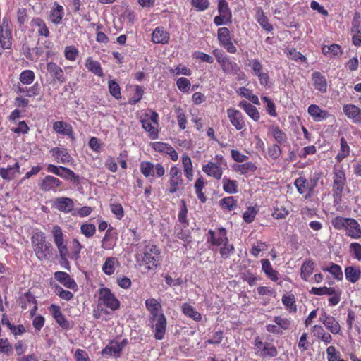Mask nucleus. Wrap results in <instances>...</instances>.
<instances>
[{
	"mask_svg": "<svg viewBox=\"0 0 361 361\" xmlns=\"http://www.w3.org/2000/svg\"><path fill=\"white\" fill-rule=\"evenodd\" d=\"M53 129L58 134L68 137H73V130L71 125L61 121L54 122Z\"/></svg>",
	"mask_w": 361,
	"mask_h": 361,
	"instance_id": "473e14b6",
	"label": "nucleus"
},
{
	"mask_svg": "<svg viewBox=\"0 0 361 361\" xmlns=\"http://www.w3.org/2000/svg\"><path fill=\"white\" fill-rule=\"evenodd\" d=\"M64 15L63 7L57 2H54L49 12V18L51 23L55 25L60 24L62 22Z\"/></svg>",
	"mask_w": 361,
	"mask_h": 361,
	"instance_id": "cd10ccee",
	"label": "nucleus"
},
{
	"mask_svg": "<svg viewBox=\"0 0 361 361\" xmlns=\"http://www.w3.org/2000/svg\"><path fill=\"white\" fill-rule=\"evenodd\" d=\"M181 309L183 313L185 316L192 318L195 321H200L202 319L201 314L198 312L191 305L184 303L183 304Z\"/></svg>",
	"mask_w": 361,
	"mask_h": 361,
	"instance_id": "de8ad7c7",
	"label": "nucleus"
},
{
	"mask_svg": "<svg viewBox=\"0 0 361 361\" xmlns=\"http://www.w3.org/2000/svg\"><path fill=\"white\" fill-rule=\"evenodd\" d=\"M322 54L331 57H338L343 54L342 48L337 44H332L330 46L324 45L322 47Z\"/></svg>",
	"mask_w": 361,
	"mask_h": 361,
	"instance_id": "c03bdc74",
	"label": "nucleus"
},
{
	"mask_svg": "<svg viewBox=\"0 0 361 361\" xmlns=\"http://www.w3.org/2000/svg\"><path fill=\"white\" fill-rule=\"evenodd\" d=\"M219 205L222 209L231 212L237 208L238 202L234 197L228 196L221 199Z\"/></svg>",
	"mask_w": 361,
	"mask_h": 361,
	"instance_id": "49530a36",
	"label": "nucleus"
},
{
	"mask_svg": "<svg viewBox=\"0 0 361 361\" xmlns=\"http://www.w3.org/2000/svg\"><path fill=\"white\" fill-rule=\"evenodd\" d=\"M331 224L336 230L344 229L346 235L353 239L361 238V227L355 219L338 216L332 219Z\"/></svg>",
	"mask_w": 361,
	"mask_h": 361,
	"instance_id": "f03ea898",
	"label": "nucleus"
},
{
	"mask_svg": "<svg viewBox=\"0 0 361 361\" xmlns=\"http://www.w3.org/2000/svg\"><path fill=\"white\" fill-rule=\"evenodd\" d=\"M158 114L155 111H152L151 115H145V116L140 121L142 128L148 132L149 137L152 140L158 138Z\"/></svg>",
	"mask_w": 361,
	"mask_h": 361,
	"instance_id": "6e6552de",
	"label": "nucleus"
},
{
	"mask_svg": "<svg viewBox=\"0 0 361 361\" xmlns=\"http://www.w3.org/2000/svg\"><path fill=\"white\" fill-rule=\"evenodd\" d=\"M319 322L333 334H341V326L338 321L333 316L323 312L319 317Z\"/></svg>",
	"mask_w": 361,
	"mask_h": 361,
	"instance_id": "4468645a",
	"label": "nucleus"
},
{
	"mask_svg": "<svg viewBox=\"0 0 361 361\" xmlns=\"http://www.w3.org/2000/svg\"><path fill=\"white\" fill-rule=\"evenodd\" d=\"M62 185V181L59 178L51 176H46L39 184L41 190L43 191H56Z\"/></svg>",
	"mask_w": 361,
	"mask_h": 361,
	"instance_id": "5701e85b",
	"label": "nucleus"
},
{
	"mask_svg": "<svg viewBox=\"0 0 361 361\" xmlns=\"http://www.w3.org/2000/svg\"><path fill=\"white\" fill-rule=\"evenodd\" d=\"M202 171L208 176L212 177L216 180H220L223 175V169L219 164L209 161L202 165Z\"/></svg>",
	"mask_w": 361,
	"mask_h": 361,
	"instance_id": "6ab92c4d",
	"label": "nucleus"
},
{
	"mask_svg": "<svg viewBox=\"0 0 361 361\" xmlns=\"http://www.w3.org/2000/svg\"><path fill=\"white\" fill-rule=\"evenodd\" d=\"M120 265L118 259L115 257H108L106 258L102 269V271L108 276L112 275L116 268Z\"/></svg>",
	"mask_w": 361,
	"mask_h": 361,
	"instance_id": "f704fd0d",
	"label": "nucleus"
},
{
	"mask_svg": "<svg viewBox=\"0 0 361 361\" xmlns=\"http://www.w3.org/2000/svg\"><path fill=\"white\" fill-rule=\"evenodd\" d=\"M223 190L228 194H234L238 192V182L235 180H231L224 177L222 180Z\"/></svg>",
	"mask_w": 361,
	"mask_h": 361,
	"instance_id": "5fc2aeb1",
	"label": "nucleus"
},
{
	"mask_svg": "<svg viewBox=\"0 0 361 361\" xmlns=\"http://www.w3.org/2000/svg\"><path fill=\"white\" fill-rule=\"evenodd\" d=\"M247 66L251 68L252 73L255 76L264 71L262 63L259 59L257 58L249 59Z\"/></svg>",
	"mask_w": 361,
	"mask_h": 361,
	"instance_id": "bf43d9fd",
	"label": "nucleus"
},
{
	"mask_svg": "<svg viewBox=\"0 0 361 361\" xmlns=\"http://www.w3.org/2000/svg\"><path fill=\"white\" fill-rule=\"evenodd\" d=\"M47 70L50 74L54 82L63 84L66 79L63 69L54 62H48L47 63Z\"/></svg>",
	"mask_w": 361,
	"mask_h": 361,
	"instance_id": "4be33fe9",
	"label": "nucleus"
},
{
	"mask_svg": "<svg viewBox=\"0 0 361 361\" xmlns=\"http://www.w3.org/2000/svg\"><path fill=\"white\" fill-rule=\"evenodd\" d=\"M99 305H103L111 311L119 309L120 302L111 290L106 287L99 289Z\"/></svg>",
	"mask_w": 361,
	"mask_h": 361,
	"instance_id": "423d86ee",
	"label": "nucleus"
},
{
	"mask_svg": "<svg viewBox=\"0 0 361 361\" xmlns=\"http://www.w3.org/2000/svg\"><path fill=\"white\" fill-rule=\"evenodd\" d=\"M33 24L38 27L37 32L41 36L49 37V30L46 25L44 21L39 18H34L32 20Z\"/></svg>",
	"mask_w": 361,
	"mask_h": 361,
	"instance_id": "052dcab7",
	"label": "nucleus"
},
{
	"mask_svg": "<svg viewBox=\"0 0 361 361\" xmlns=\"http://www.w3.org/2000/svg\"><path fill=\"white\" fill-rule=\"evenodd\" d=\"M217 39L220 46L224 47L228 53L235 54L237 49L232 42L231 32L226 27H220L217 30Z\"/></svg>",
	"mask_w": 361,
	"mask_h": 361,
	"instance_id": "1a4fd4ad",
	"label": "nucleus"
},
{
	"mask_svg": "<svg viewBox=\"0 0 361 361\" xmlns=\"http://www.w3.org/2000/svg\"><path fill=\"white\" fill-rule=\"evenodd\" d=\"M238 106L243 109L248 116L253 121H258L259 120L260 114L256 106L245 100L241 101Z\"/></svg>",
	"mask_w": 361,
	"mask_h": 361,
	"instance_id": "7c9ffc66",
	"label": "nucleus"
},
{
	"mask_svg": "<svg viewBox=\"0 0 361 361\" xmlns=\"http://www.w3.org/2000/svg\"><path fill=\"white\" fill-rule=\"evenodd\" d=\"M149 322L154 329V338L157 340H162L166 334L167 324L165 315L161 312L159 316L154 318L149 317Z\"/></svg>",
	"mask_w": 361,
	"mask_h": 361,
	"instance_id": "9b49d317",
	"label": "nucleus"
},
{
	"mask_svg": "<svg viewBox=\"0 0 361 361\" xmlns=\"http://www.w3.org/2000/svg\"><path fill=\"white\" fill-rule=\"evenodd\" d=\"M238 93L249 99L250 102H252L253 104L259 105V100L257 95L252 94V90L247 89L245 87H241L239 89Z\"/></svg>",
	"mask_w": 361,
	"mask_h": 361,
	"instance_id": "680f3d73",
	"label": "nucleus"
},
{
	"mask_svg": "<svg viewBox=\"0 0 361 361\" xmlns=\"http://www.w3.org/2000/svg\"><path fill=\"white\" fill-rule=\"evenodd\" d=\"M52 156L55 157V160L57 163L68 164L73 159L67 149L54 147L50 150Z\"/></svg>",
	"mask_w": 361,
	"mask_h": 361,
	"instance_id": "bb28decb",
	"label": "nucleus"
},
{
	"mask_svg": "<svg viewBox=\"0 0 361 361\" xmlns=\"http://www.w3.org/2000/svg\"><path fill=\"white\" fill-rule=\"evenodd\" d=\"M12 45L11 23L8 19L4 18L0 25V53L8 49Z\"/></svg>",
	"mask_w": 361,
	"mask_h": 361,
	"instance_id": "0eeeda50",
	"label": "nucleus"
},
{
	"mask_svg": "<svg viewBox=\"0 0 361 361\" xmlns=\"http://www.w3.org/2000/svg\"><path fill=\"white\" fill-rule=\"evenodd\" d=\"M31 243L36 257L41 261L48 259L52 254V245L47 241L45 234L35 232L31 238Z\"/></svg>",
	"mask_w": 361,
	"mask_h": 361,
	"instance_id": "7ed1b4c3",
	"label": "nucleus"
},
{
	"mask_svg": "<svg viewBox=\"0 0 361 361\" xmlns=\"http://www.w3.org/2000/svg\"><path fill=\"white\" fill-rule=\"evenodd\" d=\"M226 114L231 125L237 130H242L246 128V121L240 111L233 108H228L226 110Z\"/></svg>",
	"mask_w": 361,
	"mask_h": 361,
	"instance_id": "ddd939ff",
	"label": "nucleus"
},
{
	"mask_svg": "<svg viewBox=\"0 0 361 361\" xmlns=\"http://www.w3.org/2000/svg\"><path fill=\"white\" fill-rule=\"evenodd\" d=\"M207 182L202 176H200L199 178H197L194 184L195 194L197 195L198 200L202 203H205L207 201V197L204 193L202 192Z\"/></svg>",
	"mask_w": 361,
	"mask_h": 361,
	"instance_id": "a19ab883",
	"label": "nucleus"
},
{
	"mask_svg": "<svg viewBox=\"0 0 361 361\" xmlns=\"http://www.w3.org/2000/svg\"><path fill=\"white\" fill-rule=\"evenodd\" d=\"M350 153V147L348 145L346 139L344 137H342L340 139V149L335 157V159L338 163H341L344 159L349 157Z\"/></svg>",
	"mask_w": 361,
	"mask_h": 361,
	"instance_id": "58836bf2",
	"label": "nucleus"
},
{
	"mask_svg": "<svg viewBox=\"0 0 361 361\" xmlns=\"http://www.w3.org/2000/svg\"><path fill=\"white\" fill-rule=\"evenodd\" d=\"M142 263L148 271H154L161 265L162 260L161 252L159 247L149 243L145 245L141 254Z\"/></svg>",
	"mask_w": 361,
	"mask_h": 361,
	"instance_id": "f257e3e1",
	"label": "nucleus"
},
{
	"mask_svg": "<svg viewBox=\"0 0 361 361\" xmlns=\"http://www.w3.org/2000/svg\"><path fill=\"white\" fill-rule=\"evenodd\" d=\"M346 183L347 178L344 169L334 166L333 169L332 195L335 203L339 204L341 202Z\"/></svg>",
	"mask_w": 361,
	"mask_h": 361,
	"instance_id": "20e7f679",
	"label": "nucleus"
},
{
	"mask_svg": "<svg viewBox=\"0 0 361 361\" xmlns=\"http://www.w3.org/2000/svg\"><path fill=\"white\" fill-rule=\"evenodd\" d=\"M53 288L56 295L61 299L66 301H70L73 298V294L71 291L64 290L59 285H55Z\"/></svg>",
	"mask_w": 361,
	"mask_h": 361,
	"instance_id": "4d7b16f0",
	"label": "nucleus"
},
{
	"mask_svg": "<svg viewBox=\"0 0 361 361\" xmlns=\"http://www.w3.org/2000/svg\"><path fill=\"white\" fill-rule=\"evenodd\" d=\"M311 333L313 337L317 341L323 342L324 344L328 345L332 341L331 335L326 331L324 328L319 324H315L311 328Z\"/></svg>",
	"mask_w": 361,
	"mask_h": 361,
	"instance_id": "b1692460",
	"label": "nucleus"
},
{
	"mask_svg": "<svg viewBox=\"0 0 361 361\" xmlns=\"http://www.w3.org/2000/svg\"><path fill=\"white\" fill-rule=\"evenodd\" d=\"M20 116H21L20 111L19 109H15L11 113V114L8 117L10 122H12L14 124H16L17 123H18V127H16V128L12 127L11 128V130L15 133H20V132L23 131V121H18V120L20 118Z\"/></svg>",
	"mask_w": 361,
	"mask_h": 361,
	"instance_id": "8fccbe9b",
	"label": "nucleus"
},
{
	"mask_svg": "<svg viewBox=\"0 0 361 361\" xmlns=\"http://www.w3.org/2000/svg\"><path fill=\"white\" fill-rule=\"evenodd\" d=\"M221 245H223V247L220 248V255L222 259H226L233 254L235 251L234 246L232 244H229L228 241L225 242Z\"/></svg>",
	"mask_w": 361,
	"mask_h": 361,
	"instance_id": "338daca9",
	"label": "nucleus"
},
{
	"mask_svg": "<svg viewBox=\"0 0 361 361\" xmlns=\"http://www.w3.org/2000/svg\"><path fill=\"white\" fill-rule=\"evenodd\" d=\"M343 111L354 123H361V109L355 104H345Z\"/></svg>",
	"mask_w": 361,
	"mask_h": 361,
	"instance_id": "393cba45",
	"label": "nucleus"
},
{
	"mask_svg": "<svg viewBox=\"0 0 361 361\" xmlns=\"http://www.w3.org/2000/svg\"><path fill=\"white\" fill-rule=\"evenodd\" d=\"M59 177H61L66 180L73 182V183L78 184L80 183L79 176L77 175L71 169H70L67 167H65V166H63V168H61V171L59 174Z\"/></svg>",
	"mask_w": 361,
	"mask_h": 361,
	"instance_id": "09e8293b",
	"label": "nucleus"
},
{
	"mask_svg": "<svg viewBox=\"0 0 361 361\" xmlns=\"http://www.w3.org/2000/svg\"><path fill=\"white\" fill-rule=\"evenodd\" d=\"M78 49L75 46H67L65 47L64 56L70 61H74L78 56Z\"/></svg>",
	"mask_w": 361,
	"mask_h": 361,
	"instance_id": "774afa93",
	"label": "nucleus"
},
{
	"mask_svg": "<svg viewBox=\"0 0 361 361\" xmlns=\"http://www.w3.org/2000/svg\"><path fill=\"white\" fill-rule=\"evenodd\" d=\"M108 87L109 93L115 99H119L121 98V88L117 82L113 80H109L108 82Z\"/></svg>",
	"mask_w": 361,
	"mask_h": 361,
	"instance_id": "69168bd1",
	"label": "nucleus"
},
{
	"mask_svg": "<svg viewBox=\"0 0 361 361\" xmlns=\"http://www.w3.org/2000/svg\"><path fill=\"white\" fill-rule=\"evenodd\" d=\"M269 131L275 139L277 144L284 145L288 141L286 134L277 126L271 125L269 127Z\"/></svg>",
	"mask_w": 361,
	"mask_h": 361,
	"instance_id": "c9c22d12",
	"label": "nucleus"
},
{
	"mask_svg": "<svg viewBox=\"0 0 361 361\" xmlns=\"http://www.w3.org/2000/svg\"><path fill=\"white\" fill-rule=\"evenodd\" d=\"M314 268V262L312 259H306L302 263L301 268H300V277L301 279L305 281H307L309 279V277L312 275L313 273Z\"/></svg>",
	"mask_w": 361,
	"mask_h": 361,
	"instance_id": "79ce46f5",
	"label": "nucleus"
},
{
	"mask_svg": "<svg viewBox=\"0 0 361 361\" xmlns=\"http://www.w3.org/2000/svg\"><path fill=\"white\" fill-rule=\"evenodd\" d=\"M52 235L54 242L57 247L62 261L61 264H63L65 268L70 269V264L68 258H71V255L68 252L67 245L64 241V235L61 227L59 226H54L52 228Z\"/></svg>",
	"mask_w": 361,
	"mask_h": 361,
	"instance_id": "39448f33",
	"label": "nucleus"
},
{
	"mask_svg": "<svg viewBox=\"0 0 361 361\" xmlns=\"http://www.w3.org/2000/svg\"><path fill=\"white\" fill-rule=\"evenodd\" d=\"M307 112L315 122L323 121L329 117L335 120V116L333 114L327 110L322 109L317 104H310L307 108Z\"/></svg>",
	"mask_w": 361,
	"mask_h": 361,
	"instance_id": "dca6fc26",
	"label": "nucleus"
},
{
	"mask_svg": "<svg viewBox=\"0 0 361 361\" xmlns=\"http://www.w3.org/2000/svg\"><path fill=\"white\" fill-rule=\"evenodd\" d=\"M169 38V33L164 27H157L152 34V41L155 44H167Z\"/></svg>",
	"mask_w": 361,
	"mask_h": 361,
	"instance_id": "a878e982",
	"label": "nucleus"
},
{
	"mask_svg": "<svg viewBox=\"0 0 361 361\" xmlns=\"http://www.w3.org/2000/svg\"><path fill=\"white\" fill-rule=\"evenodd\" d=\"M183 183L181 170L176 166H172L169 171V187L168 192L170 194L176 193Z\"/></svg>",
	"mask_w": 361,
	"mask_h": 361,
	"instance_id": "9d476101",
	"label": "nucleus"
},
{
	"mask_svg": "<svg viewBox=\"0 0 361 361\" xmlns=\"http://www.w3.org/2000/svg\"><path fill=\"white\" fill-rule=\"evenodd\" d=\"M116 240L117 232L110 226L102 240V248L106 250H112L116 245Z\"/></svg>",
	"mask_w": 361,
	"mask_h": 361,
	"instance_id": "aec40b11",
	"label": "nucleus"
},
{
	"mask_svg": "<svg viewBox=\"0 0 361 361\" xmlns=\"http://www.w3.org/2000/svg\"><path fill=\"white\" fill-rule=\"evenodd\" d=\"M255 20L266 31L271 32L273 30V25L269 23L268 18L265 16L261 7L256 8Z\"/></svg>",
	"mask_w": 361,
	"mask_h": 361,
	"instance_id": "72a5a7b5",
	"label": "nucleus"
},
{
	"mask_svg": "<svg viewBox=\"0 0 361 361\" xmlns=\"http://www.w3.org/2000/svg\"><path fill=\"white\" fill-rule=\"evenodd\" d=\"M49 310L55 322L65 330L71 329L70 322L66 319V317L63 314L59 306L52 304L49 307Z\"/></svg>",
	"mask_w": 361,
	"mask_h": 361,
	"instance_id": "f3484780",
	"label": "nucleus"
},
{
	"mask_svg": "<svg viewBox=\"0 0 361 361\" xmlns=\"http://www.w3.org/2000/svg\"><path fill=\"white\" fill-rule=\"evenodd\" d=\"M290 214V211L284 206L274 207L271 216L274 219L279 220L286 219Z\"/></svg>",
	"mask_w": 361,
	"mask_h": 361,
	"instance_id": "0e129e2a",
	"label": "nucleus"
},
{
	"mask_svg": "<svg viewBox=\"0 0 361 361\" xmlns=\"http://www.w3.org/2000/svg\"><path fill=\"white\" fill-rule=\"evenodd\" d=\"M86 68L98 77H103V70L100 63L89 56L85 63Z\"/></svg>",
	"mask_w": 361,
	"mask_h": 361,
	"instance_id": "e433bc0d",
	"label": "nucleus"
},
{
	"mask_svg": "<svg viewBox=\"0 0 361 361\" xmlns=\"http://www.w3.org/2000/svg\"><path fill=\"white\" fill-rule=\"evenodd\" d=\"M278 355V350L273 344L265 343L263 348L262 349L261 356L262 357H274Z\"/></svg>",
	"mask_w": 361,
	"mask_h": 361,
	"instance_id": "6e6d98bb",
	"label": "nucleus"
},
{
	"mask_svg": "<svg viewBox=\"0 0 361 361\" xmlns=\"http://www.w3.org/2000/svg\"><path fill=\"white\" fill-rule=\"evenodd\" d=\"M146 309L150 314L149 317H156L159 315L161 310V303L155 298H149L145 300Z\"/></svg>",
	"mask_w": 361,
	"mask_h": 361,
	"instance_id": "4c0bfd02",
	"label": "nucleus"
},
{
	"mask_svg": "<svg viewBox=\"0 0 361 361\" xmlns=\"http://www.w3.org/2000/svg\"><path fill=\"white\" fill-rule=\"evenodd\" d=\"M54 279L63 285L66 288L78 290V285L75 281L71 277V276L65 271H56L54 273Z\"/></svg>",
	"mask_w": 361,
	"mask_h": 361,
	"instance_id": "412c9836",
	"label": "nucleus"
},
{
	"mask_svg": "<svg viewBox=\"0 0 361 361\" xmlns=\"http://www.w3.org/2000/svg\"><path fill=\"white\" fill-rule=\"evenodd\" d=\"M24 297L27 301V303L24 305V309L27 308V306H30V315L31 317H33L38 308L37 300L35 297L30 293V292H27L24 294Z\"/></svg>",
	"mask_w": 361,
	"mask_h": 361,
	"instance_id": "3c124183",
	"label": "nucleus"
},
{
	"mask_svg": "<svg viewBox=\"0 0 361 361\" xmlns=\"http://www.w3.org/2000/svg\"><path fill=\"white\" fill-rule=\"evenodd\" d=\"M221 70L226 74L228 73H237L240 71V68L238 64L231 61L228 56L226 57L220 63H219Z\"/></svg>",
	"mask_w": 361,
	"mask_h": 361,
	"instance_id": "37998d69",
	"label": "nucleus"
},
{
	"mask_svg": "<svg viewBox=\"0 0 361 361\" xmlns=\"http://www.w3.org/2000/svg\"><path fill=\"white\" fill-rule=\"evenodd\" d=\"M83 249V246L76 238H73L71 242V259H78L80 257L81 250Z\"/></svg>",
	"mask_w": 361,
	"mask_h": 361,
	"instance_id": "e2e57ef3",
	"label": "nucleus"
},
{
	"mask_svg": "<svg viewBox=\"0 0 361 361\" xmlns=\"http://www.w3.org/2000/svg\"><path fill=\"white\" fill-rule=\"evenodd\" d=\"M140 172L145 178L154 176V171L158 178L162 177L165 174V169L161 164L154 165L152 162L145 161H142L140 166Z\"/></svg>",
	"mask_w": 361,
	"mask_h": 361,
	"instance_id": "f8f14e48",
	"label": "nucleus"
},
{
	"mask_svg": "<svg viewBox=\"0 0 361 361\" xmlns=\"http://www.w3.org/2000/svg\"><path fill=\"white\" fill-rule=\"evenodd\" d=\"M281 301L286 310L290 312H295L297 311L295 298L293 294L283 295Z\"/></svg>",
	"mask_w": 361,
	"mask_h": 361,
	"instance_id": "864d4df0",
	"label": "nucleus"
},
{
	"mask_svg": "<svg viewBox=\"0 0 361 361\" xmlns=\"http://www.w3.org/2000/svg\"><path fill=\"white\" fill-rule=\"evenodd\" d=\"M345 275L346 279L352 283H357L361 278V270L357 267L349 266L345 268Z\"/></svg>",
	"mask_w": 361,
	"mask_h": 361,
	"instance_id": "ea45409f",
	"label": "nucleus"
},
{
	"mask_svg": "<svg viewBox=\"0 0 361 361\" xmlns=\"http://www.w3.org/2000/svg\"><path fill=\"white\" fill-rule=\"evenodd\" d=\"M226 228L221 227L216 231L209 230L207 233V242L212 245L220 246L225 242H228Z\"/></svg>",
	"mask_w": 361,
	"mask_h": 361,
	"instance_id": "2eb2a0df",
	"label": "nucleus"
},
{
	"mask_svg": "<svg viewBox=\"0 0 361 361\" xmlns=\"http://www.w3.org/2000/svg\"><path fill=\"white\" fill-rule=\"evenodd\" d=\"M324 271L329 272L335 279L341 281L343 279V275L341 266L334 262H331L330 266L328 267H323Z\"/></svg>",
	"mask_w": 361,
	"mask_h": 361,
	"instance_id": "603ef678",
	"label": "nucleus"
},
{
	"mask_svg": "<svg viewBox=\"0 0 361 361\" xmlns=\"http://www.w3.org/2000/svg\"><path fill=\"white\" fill-rule=\"evenodd\" d=\"M312 80L313 81V85L317 90L319 92L324 93L327 90V82L324 75H323L320 72L315 71L312 73Z\"/></svg>",
	"mask_w": 361,
	"mask_h": 361,
	"instance_id": "c85d7f7f",
	"label": "nucleus"
},
{
	"mask_svg": "<svg viewBox=\"0 0 361 361\" xmlns=\"http://www.w3.org/2000/svg\"><path fill=\"white\" fill-rule=\"evenodd\" d=\"M294 185L298 192L303 195L305 199L310 198L312 195L314 188L305 177L300 176L297 178L294 181Z\"/></svg>",
	"mask_w": 361,
	"mask_h": 361,
	"instance_id": "a211bd4d",
	"label": "nucleus"
},
{
	"mask_svg": "<svg viewBox=\"0 0 361 361\" xmlns=\"http://www.w3.org/2000/svg\"><path fill=\"white\" fill-rule=\"evenodd\" d=\"M257 166L252 161H247L234 166V170L241 175H246L248 173H254L257 171Z\"/></svg>",
	"mask_w": 361,
	"mask_h": 361,
	"instance_id": "a18cd8bd",
	"label": "nucleus"
},
{
	"mask_svg": "<svg viewBox=\"0 0 361 361\" xmlns=\"http://www.w3.org/2000/svg\"><path fill=\"white\" fill-rule=\"evenodd\" d=\"M54 205L59 211L67 213L73 209L74 202L69 197H59L56 199Z\"/></svg>",
	"mask_w": 361,
	"mask_h": 361,
	"instance_id": "2f4dec72",
	"label": "nucleus"
},
{
	"mask_svg": "<svg viewBox=\"0 0 361 361\" xmlns=\"http://www.w3.org/2000/svg\"><path fill=\"white\" fill-rule=\"evenodd\" d=\"M261 262L262 269L265 274L266 276L271 281L276 282L279 280V274L276 270L273 269V267L269 260L267 259H262Z\"/></svg>",
	"mask_w": 361,
	"mask_h": 361,
	"instance_id": "c756f323",
	"label": "nucleus"
},
{
	"mask_svg": "<svg viewBox=\"0 0 361 361\" xmlns=\"http://www.w3.org/2000/svg\"><path fill=\"white\" fill-rule=\"evenodd\" d=\"M275 324L279 326L281 331L283 333L284 331L290 329L291 326V320L288 318H283L281 316H275L273 319Z\"/></svg>",
	"mask_w": 361,
	"mask_h": 361,
	"instance_id": "13d9d810",
	"label": "nucleus"
}]
</instances>
